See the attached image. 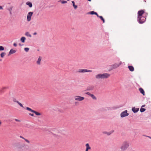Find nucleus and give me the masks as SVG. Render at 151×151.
<instances>
[{"mask_svg": "<svg viewBox=\"0 0 151 151\" xmlns=\"http://www.w3.org/2000/svg\"><path fill=\"white\" fill-rule=\"evenodd\" d=\"M130 146V142L128 141L125 140L124 141L120 147L121 151H125L127 150Z\"/></svg>", "mask_w": 151, "mask_h": 151, "instance_id": "1", "label": "nucleus"}, {"mask_svg": "<svg viewBox=\"0 0 151 151\" xmlns=\"http://www.w3.org/2000/svg\"><path fill=\"white\" fill-rule=\"evenodd\" d=\"M110 75L107 73H100L96 75L95 77L96 79H104L107 78L109 77Z\"/></svg>", "mask_w": 151, "mask_h": 151, "instance_id": "2", "label": "nucleus"}, {"mask_svg": "<svg viewBox=\"0 0 151 151\" xmlns=\"http://www.w3.org/2000/svg\"><path fill=\"white\" fill-rule=\"evenodd\" d=\"M74 99L75 101H83L85 99V98L79 96H76L74 97Z\"/></svg>", "mask_w": 151, "mask_h": 151, "instance_id": "3", "label": "nucleus"}, {"mask_svg": "<svg viewBox=\"0 0 151 151\" xmlns=\"http://www.w3.org/2000/svg\"><path fill=\"white\" fill-rule=\"evenodd\" d=\"M79 73H83L86 72H92V70L86 69H80L78 71Z\"/></svg>", "mask_w": 151, "mask_h": 151, "instance_id": "4", "label": "nucleus"}, {"mask_svg": "<svg viewBox=\"0 0 151 151\" xmlns=\"http://www.w3.org/2000/svg\"><path fill=\"white\" fill-rule=\"evenodd\" d=\"M33 14V12H29L27 16V21H30L31 19V17Z\"/></svg>", "mask_w": 151, "mask_h": 151, "instance_id": "5", "label": "nucleus"}, {"mask_svg": "<svg viewBox=\"0 0 151 151\" xmlns=\"http://www.w3.org/2000/svg\"><path fill=\"white\" fill-rule=\"evenodd\" d=\"M146 18L145 17H142L140 18H138V20L140 24L143 23L145 21Z\"/></svg>", "mask_w": 151, "mask_h": 151, "instance_id": "6", "label": "nucleus"}, {"mask_svg": "<svg viewBox=\"0 0 151 151\" xmlns=\"http://www.w3.org/2000/svg\"><path fill=\"white\" fill-rule=\"evenodd\" d=\"M128 115L129 114L127 113V110L122 112L121 114V116L122 117H124L128 116Z\"/></svg>", "mask_w": 151, "mask_h": 151, "instance_id": "7", "label": "nucleus"}, {"mask_svg": "<svg viewBox=\"0 0 151 151\" xmlns=\"http://www.w3.org/2000/svg\"><path fill=\"white\" fill-rule=\"evenodd\" d=\"M144 11L143 10H142L139 11L138 12V18H140L142 17V15L144 13Z\"/></svg>", "mask_w": 151, "mask_h": 151, "instance_id": "8", "label": "nucleus"}, {"mask_svg": "<svg viewBox=\"0 0 151 151\" xmlns=\"http://www.w3.org/2000/svg\"><path fill=\"white\" fill-rule=\"evenodd\" d=\"M122 62L120 61L118 63H115L112 65V68L115 69L119 67L121 64Z\"/></svg>", "mask_w": 151, "mask_h": 151, "instance_id": "9", "label": "nucleus"}, {"mask_svg": "<svg viewBox=\"0 0 151 151\" xmlns=\"http://www.w3.org/2000/svg\"><path fill=\"white\" fill-rule=\"evenodd\" d=\"M85 146L86 147L85 151H89L91 150V147H90L88 143H86Z\"/></svg>", "mask_w": 151, "mask_h": 151, "instance_id": "10", "label": "nucleus"}, {"mask_svg": "<svg viewBox=\"0 0 151 151\" xmlns=\"http://www.w3.org/2000/svg\"><path fill=\"white\" fill-rule=\"evenodd\" d=\"M13 101L14 102L17 103L22 108L24 107L22 104L21 103L19 102L18 101L16 100V99H13Z\"/></svg>", "mask_w": 151, "mask_h": 151, "instance_id": "11", "label": "nucleus"}, {"mask_svg": "<svg viewBox=\"0 0 151 151\" xmlns=\"http://www.w3.org/2000/svg\"><path fill=\"white\" fill-rule=\"evenodd\" d=\"M16 52V50H13V49H11L10 51H9L8 55H9L12 54H14Z\"/></svg>", "mask_w": 151, "mask_h": 151, "instance_id": "12", "label": "nucleus"}, {"mask_svg": "<svg viewBox=\"0 0 151 151\" xmlns=\"http://www.w3.org/2000/svg\"><path fill=\"white\" fill-rule=\"evenodd\" d=\"M139 110V108H135V107H133L132 108V111L134 113L137 112Z\"/></svg>", "mask_w": 151, "mask_h": 151, "instance_id": "13", "label": "nucleus"}, {"mask_svg": "<svg viewBox=\"0 0 151 151\" xmlns=\"http://www.w3.org/2000/svg\"><path fill=\"white\" fill-rule=\"evenodd\" d=\"M42 60V58L40 56L39 57L38 60L37 61V64L38 65H40V62Z\"/></svg>", "mask_w": 151, "mask_h": 151, "instance_id": "14", "label": "nucleus"}, {"mask_svg": "<svg viewBox=\"0 0 151 151\" xmlns=\"http://www.w3.org/2000/svg\"><path fill=\"white\" fill-rule=\"evenodd\" d=\"M139 91L140 92L142 93L143 95H145V93L144 90L142 88H139Z\"/></svg>", "mask_w": 151, "mask_h": 151, "instance_id": "15", "label": "nucleus"}, {"mask_svg": "<svg viewBox=\"0 0 151 151\" xmlns=\"http://www.w3.org/2000/svg\"><path fill=\"white\" fill-rule=\"evenodd\" d=\"M113 132V131H111L110 132H106V131H104L103 132V133L104 134H107L108 135H110Z\"/></svg>", "mask_w": 151, "mask_h": 151, "instance_id": "16", "label": "nucleus"}, {"mask_svg": "<svg viewBox=\"0 0 151 151\" xmlns=\"http://www.w3.org/2000/svg\"><path fill=\"white\" fill-rule=\"evenodd\" d=\"M20 137L21 138L23 139L27 143H30V141L28 139H27L25 138H24L22 136H20Z\"/></svg>", "mask_w": 151, "mask_h": 151, "instance_id": "17", "label": "nucleus"}, {"mask_svg": "<svg viewBox=\"0 0 151 151\" xmlns=\"http://www.w3.org/2000/svg\"><path fill=\"white\" fill-rule=\"evenodd\" d=\"M26 38L24 37H22L20 39V40L22 43H24Z\"/></svg>", "mask_w": 151, "mask_h": 151, "instance_id": "18", "label": "nucleus"}, {"mask_svg": "<svg viewBox=\"0 0 151 151\" xmlns=\"http://www.w3.org/2000/svg\"><path fill=\"white\" fill-rule=\"evenodd\" d=\"M129 70L131 71H133L134 70V68L132 66H129L128 67Z\"/></svg>", "mask_w": 151, "mask_h": 151, "instance_id": "19", "label": "nucleus"}, {"mask_svg": "<svg viewBox=\"0 0 151 151\" xmlns=\"http://www.w3.org/2000/svg\"><path fill=\"white\" fill-rule=\"evenodd\" d=\"M26 4L28 5L31 8L32 7V3L30 2H29V1H28L27 2H26Z\"/></svg>", "mask_w": 151, "mask_h": 151, "instance_id": "20", "label": "nucleus"}, {"mask_svg": "<svg viewBox=\"0 0 151 151\" xmlns=\"http://www.w3.org/2000/svg\"><path fill=\"white\" fill-rule=\"evenodd\" d=\"M26 109L27 110L31 112H33H33L34 111V110H32V109H31V108H29V107H27L26 108Z\"/></svg>", "mask_w": 151, "mask_h": 151, "instance_id": "21", "label": "nucleus"}, {"mask_svg": "<svg viewBox=\"0 0 151 151\" xmlns=\"http://www.w3.org/2000/svg\"><path fill=\"white\" fill-rule=\"evenodd\" d=\"M33 113H34L37 116H40L41 115V114L40 113L35 111L34 110Z\"/></svg>", "mask_w": 151, "mask_h": 151, "instance_id": "22", "label": "nucleus"}, {"mask_svg": "<svg viewBox=\"0 0 151 151\" xmlns=\"http://www.w3.org/2000/svg\"><path fill=\"white\" fill-rule=\"evenodd\" d=\"M59 1L62 4H66L67 3L66 1H63V0H60Z\"/></svg>", "mask_w": 151, "mask_h": 151, "instance_id": "23", "label": "nucleus"}, {"mask_svg": "<svg viewBox=\"0 0 151 151\" xmlns=\"http://www.w3.org/2000/svg\"><path fill=\"white\" fill-rule=\"evenodd\" d=\"M72 3L73 4V6L74 7V8L75 9H76L77 7V5H76L75 4V2L74 1H72Z\"/></svg>", "mask_w": 151, "mask_h": 151, "instance_id": "24", "label": "nucleus"}, {"mask_svg": "<svg viewBox=\"0 0 151 151\" xmlns=\"http://www.w3.org/2000/svg\"><path fill=\"white\" fill-rule=\"evenodd\" d=\"M5 54H6V53L4 52H2L0 54L1 57L2 58H4V56H5Z\"/></svg>", "mask_w": 151, "mask_h": 151, "instance_id": "25", "label": "nucleus"}, {"mask_svg": "<svg viewBox=\"0 0 151 151\" xmlns=\"http://www.w3.org/2000/svg\"><path fill=\"white\" fill-rule=\"evenodd\" d=\"M88 14H96V12H95L94 11H91V12H89L88 13Z\"/></svg>", "mask_w": 151, "mask_h": 151, "instance_id": "26", "label": "nucleus"}, {"mask_svg": "<svg viewBox=\"0 0 151 151\" xmlns=\"http://www.w3.org/2000/svg\"><path fill=\"white\" fill-rule=\"evenodd\" d=\"M25 35L27 36H29L30 37H31V35L29 34V32H26V33L25 34Z\"/></svg>", "mask_w": 151, "mask_h": 151, "instance_id": "27", "label": "nucleus"}, {"mask_svg": "<svg viewBox=\"0 0 151 151\" xmlns=\"http://www.w3.org/2000/svg\"><path fill=\"white\" fill-rule=\"evenodd\" d=\"M90 96L93 99H96V97L94 96V95L93 94H91V95H90Z\"/></svg>", "mask_w": 151, "mask_h": 151, "instance_id": "28", "label": "nucleus"}, {"mask_svg": "<svg viewBox=\"0 0 151 151\" xmlns=\"http://www.w3.org/2000/svg\"><path fill=\"white\" fill-rule=\"evenodd\" d=\"M146 110V109L144 108H141L140 110V111L141 112H143L145 111Z\"/></svg>", "mask_w": 151, "mask_h": 151, "instance_id": "29", "label": "nucleus"}, {"mask_svg": "<svg viewBox=\"0 0 151 151\" xmlns=\"http://www.w3.org/2000/svg\"><path fill=\"white\" fill-rule=\"evenodd\" d=\"M99 17L103 21V23L105 22L104 19L102 16H100Z\"/></svg>", "mask_w": 151, "mask_h": 151, "instance_id": "30", "label": "nucleus"}, {"mask_svg": "<svg viewBox=\"0 0 151 151\" xmlns=\"http://www.w3.org/2000/svg\"><path fill=\"white\" fill-rule=\"evenodd\" d=\"M4 47L2 46H0V51L4 50Z\"/></svg>", "mask_w": 151, "mask_h": 151, "instance_id": "31", "label": "nucleus"}, {"mask_svg": "<svg viewBox=\"0 0 151 151\" xmlns=\"http://www.w3.org/2000/svg\"><path fill=\"white\" fill-rule=\"evenodd\" d=\"M24 50L26 52H27L29 51V48L28 47L25 48Z\"/></svg>", "mask_w": 151, "mask_h": 151, "instance_id": "32", "label": "nucleus"}, {"mask_svg": "<svg viewBox=\"0 0 151 151\" xmlns=\"http://www.w3.org/2000/svg\"><path fill=\"white\" fill-rule=\"evenodd\" d=\"M86 94L88 95H89L90 96V95L91 94V93H90L89 92H87L86 93Z\"/></svg>", "mask_w": 151, "mask_h": 151, "instance_id": "33", "label": "nucleus"}, {"mask_svg": "<svg viewBox=\"0 0 151 151\" xmlns=\"http://www.w3.org/2000/svg\"><path fill=\"white\" fill-rule=\"evenodd\" d=\"M15 120L17 122H21V121L20 120L17 119H15Z\"/></svg>", "mask_w": 151, "mask_h": 151, "instance_id": "34", "label": "nucleus"}, {"mask_svg": "<svg viewBox=\"0 0 151 151\" xmlns=\"http://www.w3.org/2000/svg\"><path fill=\"white\" fill-rule=\"evenodd\" d=\"M29 115L32 116H34V115L33 114L29 113Z\"/></svg>", "mask_w": 151, "mask_h": 151, "instance_id": "35", "label": "nucleus"}, {"mask_svg": "<svg viewBox=\"0 0 151 151\" xmlns=\"http://www.w3.org/2000/svg\"><path fill=\"white\" fill-rule=\"evenodd\" d=\"M17 44L16 43H14V44H13V45L14 46V47H16L17 46Z\"/></svg>", "mask_w": 151, "mask_h": 151, "instance_id": "36", "label": "nucleus"}, {"mask_svg": "<svg viewBox=\"0 0 151 151\" xmlns=\"http://www.w3.org/2000/svg\"><path fill=\"white\" fill-rule=\"evenodd\" d=\"M95 15H96L97 16V17H100V16H99L98 15V14H97V13H96V14H95Z\"/></svg>", "mask_w": 151, "mask_h": 151, "instance_id": "37", "label": "nucleus"}, {"mask_svg": "<svg viewBox=\"0 0 151 151\" xmlns=\"http://www.w3.org/2000/svg\"><path fill=\"white\" fill-rule=\"evenodd\" d=\"M12 10V8H10V9L9 10V11H10V14H11V10Z\"/></svg>", "mask_w": 151, "mask_h": 151, "instance_id": "38", "label": "nucleus"}, {"mask_svg": "<svg viewBox=\"0 0 151 151\" xmlns=\"http://www.w3.org/2000/svg\"><path fill=\"white\" fill-rule=\"evenodd\" d=\"M3 9L2 7L1 6H0V10Z\"/></svg>", "mask_w": 151, "mask_h": 151, "instance_id": "39", "label": "nucleus"}, {"mask_svg": "<svg viewBox=\"0 0 151 151\" xmlns=\"http://www.w3.org/2000/svg\"><path fill=\"white\" fill-rule=\"evenodd\" d=\"M37 34V33L36 32H35L33 33V35H36Z\"/></svg>", "mask_w": 151, "mask_h": 151, "instance_id": "40", "label": "nucleus"}, {"mask_svg": "<svg viewBox=\"0 0 151 151\" xmlns=\"http://www.w3.org/2000/svg\"><path fill=\"white\" fill-rule=\"evenodd\" d=\"M145 105H143L142 106V107H145Z\"/></svg>", "mask_w": 151, "mask_h": 151, "instance_id": "41", "label": "nucleus"}, {"mask_svg": "<svg viewBox=\"0 0 151 151\" xmlns=\"http://www.w3.org/2000/svg\"><path fill=\"white\" fill-rule=\"evenodd\" d=\"M147 137L151 139V137H150V136H147Z\"/></svg>", "mask_w": 151, "mask_h": 151, "instance_id": "42", "label": "nucleus"}, {"mask_svg": "<svg viewBox=\"0 0 151 151\" xmlns=\"http://www.w3.org/2000/svg\"><path fill=\"white\" fill-rule=\"evenodd\" d=\"M88 1H91V0H88Z\"/></svg>", "mask_w": 151, "mask_h": 151, "instance_id": "43", "label": "nucleus"}, {"mask_svg": "<svg viewBox=\"0 0 151 151\" xmlns=\"http://www.w3.org/2000/svg\"><path fill=\"white\" fill-rule=\"evenodd\" d=\"M19 45L20 46H22V45H21V44H19Z\"/></svg>", "mask_w": 151, "mask_h": 151, "instance_id": "44", "label": "nucleus"}, {"mask_svg": "<svg viewBox=\"0 0 151 151\" xmlns=\"http://www.w3.org/2000/svg\"><path fill=\"white\" fill-rule=\"evenodd\" d=\"M77 103V102H75V104H76Z\"/></svg>", "mask_w": 151, "mask_h": 151, "instance_id": "45", "label": "nucleus"}, {"mask_svg": "<svg viewBox=\"0 0 151 151\" xmlns=\"http://www.w3.org/2000/svg\"><path fill=\"white\" fill-rule=\"evenodd\" d=\"M1 122H0V125H1Z\"/></svg>", "mask_w": 151, "mask_h": 151, "instance_id": "46", "label": "nucleus"}, {"mask_svg": "<svg viewBox=\"0 0 151 151\" xmlns=\"http://www.w3.org/2000/svg\"><path fill=\"white\" fill-rule=\"evenodd\" d=\"M1 59H0V61H1Z\"/></svg>", "mask_w": 151, "mask_h": 151, "instance_id": "47", "label": "nucleus"}]
</instances>
